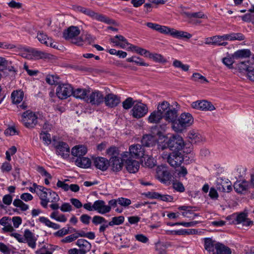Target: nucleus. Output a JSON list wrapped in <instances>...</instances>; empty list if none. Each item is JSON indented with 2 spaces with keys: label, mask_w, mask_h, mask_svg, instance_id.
I'll list each match as a JSON object with an SVG mask.
<instances>
[{
  "label": "nucleus",
  "mask_w": 254,
  "mask_h": 254,
  "mask_svg": "<svg viewBox=\"0 0 254 254\" xmlns=\"http://www.w3.org/2000/svg\"><path fill=\"white\" fill-rule=\"evenodd\" d=\"M157 110L154 111L148 117V122L152 124H157L164 118L170 123L176 116L175 108L167 101H164L160 103L157 106Z\"/></svg>",
  "instance_id": "1"
},
{
  "label": "nucleus",
  "mask_w": 254,
  "mask_h": 254,
  "mask_svg": "<svg viewBox=\"0 0 254 254\" xmlns=\"http://www.w3.org/2000/svg\"><path fill=\"white\" fill-rule=\"evenodd\" d=\"M176 111V116L170 123H172L173 129L177 132H181L187 127L190 126L193 123V118L191 115L189 113H183L181 114L178 119V110L175 108Z\"/></svg>",
  "instance_id": "2"
},
{
  "label": "nucleus",
  "mask_w": 254,
  "mask_h": 254,
  "mask_svg": "<svg viewBox=\"0 0 254 254\" xmlns=\"http://www.w3.org/2000/svg\"><path fill=\"white\" fill-rule=\"evenodd\" d=\"M80 33V30L79 27L74 26H71L67 29L64 30L63 32V37L72 43L77 46L83 45V39L79 36Z\"/></svg>",
  "instance_id": "3"
},
{
  "label": "nucleus",
  "mask_w": 254,
  "mask_h": 254,
  "mask_svg": "<svg viewBox=\"0 0 254 254\" xmlns=\"http://www.w3.org/2000/svg\"><path fill=\"white\" fill-rule=\"evenodd\" d=\"M1 78H9L12 80L15 77L17 70L12 64V62L4 58L1 57Z\"/></svg>",
  "instance_id": "4"
},
{
  "label": "nucleus",
  "mask_w": 254,
  "mask_h": 254,
  "mask_svg": "<svg viewBox=\"0 0 254 254\" xmlns=\"http://www.w3.org/2000/svg\"><path fill=\"white\" fill-rule=\"evenodd\" d=\"M75 10L77 11L82 12L92 19H96L99 21L103 22L108 24L114 25L116 24L115 21L113 19H110L103 14L96 13L89 8H87L81 6H77L75 7Z\"/></svg>",
  "instance_id": "5"
},
{
  "label": "nucleus",
  "mask_w": 254,
  "mask_h": 254,
  "mask_svg": "<svg viewBox=\"0 0 254 254\" xmlns=\"http://www.w3.org/2000/svg\"><path fill=\"white\" fill-rule=\"evenodd\" d=\"M157 31L162 34H170L172 37L178 39H190L192 37L191 34L187 32L177 30L174 28H171L167 26H162L159 24Z\"/></svg>",
  "instance_id": "6"
},
{
  "label": "nucleus",
  "mask_w": 254,
  "mask_h": 254,
  "mask_svg": "<svg viewBox=\"0 0 254 254\" xmlns=\"http://www.w3.org/2000/svg\"><path fill=\"white\" fill-rule=\"evenodd\" d=\"M53 145L56 149V154L63 158H67L69 156L70 149L67 143L53 138Z\"/></svg>",
  "instance_id": "7"
},
{
  "label": "nucleus",
  "mask_w": 254,
  "mask_h": 254,
  "mask_svg": "<svg viewBox=\"0 0 254 254\" xmlns=\"http://www.w3.org/2000/svg\"><path fill=\"white\" fill-rule=\"evenodd\" d=\"M129 153L127 151L122 154L121 156L124 160L127 170L130 173H135L139 169L140 165L138 161L131 159Z\"/></svg>",
  "instance_id": "8"
},
{
  "label": "nucleus",
  "mask_w": 254,
  "mask_h": 254,
  "mask_svg": "<svg viewBox=\"0 0 254 254\" xmlns=\"http://www.w3.org/2000/svg\"><path fill=\"white\" fill-rule=\"evenodd\" d=\"M56 95L60 99H65L72 95L73 87L68 83L61 84L56 89Z\"/></svg>",
  "instance_id": "9"
},
{
  "label": "nucleus",
  "mask_w": 254,
  "mask_h": 254,
  "mask_svg": "<svg viewBox=\"0 0 254 254\" xmlns=\"http://www.w3.org/2000/svg\"><path fill=\"white\" fill-rule=\"evenodd\" d=\"M37 119L35 113L28 110L23 113L21 121L26 127L32 128L37 124Z\"/></svg>",
  "instance_id": "10"
},
{
  "label": "nucleus",
  "mask_w": 254,
  "mask_h": 254,
  "mask_svg": "<svg viewBox=\"0 0 254 254\" xmlns=\"http://www.w3.org/2000/svg\"><path fill=\"white\" fill-rule=\"evenodd\" d=\"M156 177L161 182L164 184L170 183L172 178L171 173L168 171L167 168L163 165L157 167Z\"/></svg>",
  "instance_id": "11"
},
{
  "label": "nucleus",
  "mask_w": 254,
  "mask_h": 254,
  "mask_svg": "<svg viewBox=\"0 0 254 254\" xmlns=\"http://www.w3.org/2000/svg\"><path fill=\"white\" fill-rule=\"evenodd\" d=\"M104 96L102 92L99 90L93 91L88 93L86 102L92 105L99 106L104 102Z\"/></svg>",
  "instance_id": "12"
},
{
  "label": "nucleus",
  "mask_w": 254,
  "mask_h": 254,
  "mask_svg": "<svg viewBox=\"0 0 254 254\" xmlns=\"http://www.w3.org/2000/svg\"><path fill=\"white\" fill-rule=\"evenodd\" d=\"M168 163L173 167L180 166L184 161L183 154L179 151H174L170 153L167 157Z\"/></svg>",
  "instance_id": "13"
},
{
  "label": "nucleus",
  "mask_w": 254,
  "mask_h": 254,
  "mask_svg": "<svg viewBox=\"0 0 254 254\" xmlns=\"http://www.w3.org/2000/svg\"><path fill=\"white\" fill-rule=\"evenodd\" d=\"M168 147L172 150H181L184 146L182 137L179 135H174L169 139L167 142Z\"/></svg>",
  "instance_id": "14"
},
{
  "label": "nucleus",
  "mask_w": 254,
  "mask_h": 254,
  "mask_svg": "<svg viewBox=\"0 0 254 254\" xmlns=\"http://www.w3.org/2000/svg\"><path fill=\"white\" fill-rule=\"evenodd\" d=\"M131 112L134 118L139 119L146 115L148 107L146 104L139 102L133 105Z\"/></svg>",
  "instance_id": "15"
},
{
  "label": "nucleus",
  "mask_w": 254,
  "mask_h": 254,
  "mask_svg": "<svg viewBox=\"0 0 254 254\" xmlns=\"http://www.w3.org/2000/svg\"><path fill=\"white\" fill-rule=\"evenodd\" d=\"M191 107L194 109L205 111H212L215 109L212 103L206 100H197L193 102L191 104Z\"/></svg>",
  "instance_id": "16"
},
{
  "label": "nucleus",
  "mask_w": 254,
  "mask_h": 254,
  "mask_svg": "<svg viewBox=\"0 0 254 254\" xmlns=\"http://www.w3.org/2000/svg\"><path fill=\"white\" fill-rule=\"evenodd\" d=\"M39 188V192L37 194L41 200L40 204L44 207L46 208L48 203L50 201V196H49L50 189L45 188L43 187H37Z\"/></svg>",
  "instance_id": "17"
},
{
  "label": "nucleus",
  "mask_w": 254,
  "mask_h": 254,
  "mask_svg": "<svg viewBox=\"0 0 254 254\" xmlns=\"http://www.w3.org/2000/svg\"><path fill=\"white\" fill-rule=\"evenodd\" d=\"M129 157L134 158H139L143 157L144 154V147L140 144L132 145L129 149Z\"/></svg>",
  "instance_id": "18"
},
{
  "label": "nucleus",
  "mask_w": 254,
  "mask_h": 254,
  "mask_svg": "<svg viewBox=\"0 0 254 254\" xmlns=\"http://www.w3.org/2000/svg\"><path fill=\"white\" fill-rule=\"evenodd\" d=\"M104 101L105 105L110 108L117 106L121 102V98L113 93H109L104 97Z\"/></svg>",
  "instance_id": "19"
},
{
  "label": "nucleus",
  "mask_w": 254,
  "mask_h": 254,
  "mask_svg": "<svg viewBox=\"0 0 254 254\" xmlns=\"http://www.w3.org/2000/svg\"><path fill=\"white\" fill-rule=\"evenodd\" d=\"M23 239V243H27L29 247L33 249L36 248L37 239L35 236V234L30 230H25Z\"/></svg>",
  "instance_id": "20"
},
{
  "label": "nucleus",
  "mask_w": 254,
  "mask_h": 254,
  "mask_svg": "<svg viewBox=\"0 0 254 254\" xmlns=\"http://www.w3.org/2000/svg\"><path fill=\"white\" fill-rule=\"evenodd\" d=\"M94 210L98 213L104 214L111 211L110 206L106 205L105 202L103 200H97L94 202Z\"/></svg>",
  "instance_id": "21"
},
{
  "label": "nucleus",
  "mask_w": 254,
  "mask_h": 254,
  "mask_svg": "<svg viewBox=\"0 0 254 254\" xmlns=\"http://www.w3.org/2000/svg\"><path fill=\"white\" fill-rule=\"evenodd\" d=\"M37 38L40 42L45 44L47 46H50L54 48H57L56 44L54 43L53 39L51 38L48 37L43 32H38Z\"/></svg>",
  "instance_id": "22"
},
{
  "label": "nucleus",
  "mask_w": 254,
  "mask_h": 254,
  "mask_svg": "<svg viewBox=\"0 0 254 254\" xmlns=\"http://www.w3.org/2000/svg\"><path fill=\"white\" fill-rule=\"evenodd\" d=\"M76 245L79 247V254H86L91 249V244L85 239H78Z\"/></svg>",
  "instance_id": "23"
},
{
  "label": "nucleus",
  "mask_w": 254,
  "mask_h": 254,
  "mask_svg": "<svg viewBox=\"0 0 254 254\" xmlns=\"http://www.w3.org/2000/svg\"><path fill=\"white\" fill-rule=\"evenodd\" d=\"M124 162L125 161L123 160L122 157L120 159L117 156H112L110 159V164L112 169L116 172L119 171L122 169Z\"/></svg>",
  "instance_id": "24"
},
{
  "label": "nucleus",
  "mask_w": 254,
  "mask_h": 254,
  "mask_svg": "<svg viewBox=\"0 0 254 254\" xmlns=\"http://www.w3.org/2000/svg\"><path fill=\"white\" fill-rule=\"evenodd\" d=\"M112 43L115 44L116 46H118L123 49H126L127 46L129 45L127 40L122 35H116L114 38L110 39Z\"/></svg>",
  "instance_id": "25"
},
{
  "label": "nucleus",
  "mask_w": 254,
  "mask_h": 254,
  "mask_svg": "<svg viewBox=\"0 0 254 254\" xmlns=\"http://www.w3.org/2000/svg\"><path fill=\"white\" fill-rule=\"evenodd\" d=\"M216 187L219 191L222 192H229L232 190L231 182L222 179H218L217 181Z\"/></svg>",
  "instance_id": "26"
},
{
  "label": "nucleus",
  "mask_w": 254,
  "mask_h": 254,
  "mask_svg": "<svg viewBox=\"0 0 254 254\" xmlns=\"http://www.w3.org/2000/svg\"><path fill=\"white\" fill-rule=\"evenodd\" d=\"M93 164L97 169L105 171L107 169L109 163L105 158L98 157L93 159Z\"/></svg>",
  "instance_id": "27"
},
{
  "label": "nucleus",
  "mask_w": 254,
  "mask_h": 254,
  "mask_svg": "<svg viewBox=\"0 0 254 254\" xmlns=\"http://www.w3.org/2000/svg\"><path fill=\"white\" fill-rule=\"evenodd\" d=\"M235 191L238 193H243L247 190L250 188H254L251 185V182L249 183L247 181L237 182L234 185Z\"/></svg>",
  "instance_id": "28"
},
{
  "label": "nucleus",
  "mask_w": 254,
  "mask_h": 254,
  "mask_svg": "<svg viewBox=\"0 0 254 254\" xmlns=\"http://www.w3.org/2000/svg\"><path fill=\"white\" fill-rule=\"evenodd\" d=\"M89 92V90H87L84 88H78L75 90L73 89V93L72 95L76 98L82 99L86 102Z\"/></svg>",
  "instance_id": "29"
},
{
  "label": "nucleus",
  "mask_w": 254,
  "mask_h": 254,
  "mask_svg": "<svg viewBox=\"0 0 254 254\" xmlns=\"http://www.w3.org/2000/svg\"><path fill=\"white\" fill-rule=\"evenodd\" d=\"M237 224L242 223L244 226H249L253 224V222L247 218V215L244 212H242L237 215L235 218Z\"/></svg>",
  "instance_id": "30"
},
{
  "label": "nucleus",
  "mask_w": 254,
  "mask_h": 254,
  "mask_svg": "<svg viewBox=\"0 0 254 254\" xmlns=\"http://www.w3.org/2000/svg\"><path fill=\"white\" fill-rule=\"evenodd\" d=\"M146 195L152 198L158 199L166 202H171L173 200V197L171 195L161 194L156 192H148Z\"/></svg>",
  "instance_id": "31"
},
{
  "label": "nucleus",
  "mask_w": 254,
  "mask_h": 254,
  "mask_svg": "<svg viewBox=\"0 0 254 254\" xmlns=\"http://www.w3.org/2000/svg\"><path fill=\"white\" fill-rule=\"evenodd\" d=\"M87 151V148L84 145H80L73 147L71 153L73 156L79 158L84 155Z\"/></svg>",
  "instance_id": "32"
},
{
  "label": "nucleus",
  "mask_w": 254,
  "mask_h": 254,
  "mask_svg": "<svg viewBox=\"0 0 254 254\" xmlns=\"http://www.w3.org/2000/svg\"><path fill=\"white\" fill-rule=\"evenodd\" d=\"M156 143V137L149 134L144 135L141 140L142 145L146 147H152L155 145Z\"/></svg>",
  "instance_id": "33"
},
{
  "label": "nucleus",
  "mask_w": 254,
  "mask_h": 254,
  "mask_svg": "<svg viewBox=\"0 0 254 254\" xmlns=\"http://www.w3.org/2000/svg\"><path fill=\"white\" fill-rule=\"evenodd\" d=\"M251 52L249 49H242L236 51L233 54V59L238 60L240 59L247 58L251 56Z\"/></svg>",
  "instance_id": "34"
},
{
  "label": "nucleus",
  "mask_w": 254,
  "mask_h": 254,
  "mask_svg": "<svg viewBox=\"0 0 254 254\" xmlns=\"http://www.w3.org/2000/svg\"><path fill=\"white\" fill-rule=\"evenodd\" d=\"M75 164L79 167L88 168L90 166L91 162L88 158L80 157L76 159Z\"/></svg>",
  "instance_id": "35"
},
{
  "label": "nucleus",
  "mask_w": 254,
  "mask_h": 254,
  "mask_svg": "<svg viewBox=\"0 0 254 254\" xmlns=\"http://www.w3.org/2000/svg\"><path fill=\"white\" fill-rule=\"evenodd\" d=\"M24 93L21 90L14 91L11 93V98L14 104H18L22 101Z\"/></svg>",
  "instance_id": "36"
},
{
  "label": "nucleus",
  "mask_w": 254,
  "mask_h": 254,
  "mask_svg": "<svg viewBox=\"0 0 254 254\" xmlns=\"http://www.w3.org/2000/svg\"><path fill=\"white\" fill-rule=\"evenodd\" d=\"M215 250L216 253L213 254H231L230 248L220 243H217L216 245Z\"/></svg>",
  "instance_id": "37"
},
{
  "label": "nucleus",
  "mask_w": 254,
  "mask_h": 254,
  "mask_svg": "<svg viewBox=\"0 0 254 254\" xmlns=\"http://www.w3.org/2000/svg\"><path fill=\"white\" fill-rule=\"evenodd\" d=\"M204 248L208 252H213L214 248L216 249V245L217 244L215 241L210 238H206L204 239Z\"/></svg>",
  "instance_id": "38"
},
{
  "label": "nucleus",
  "mask_w": 254,
  "mask_h": 254,
  "mask_svg": "<svg viewBox=\"0 0 254 254\" xmlns=\"http://www.w3.org/2000/svg\"><path fill=\"white\" fill-rule=\"evenodd\" d=\"M237 67L240 72L247 71V73L252 69V67L250 65V62L248 60L239 63L237 64Z\"/></svg>",
  "instance_id": "39"
},
{
  "label": "nucleus",
  "mask_w": 254,
  "mask_h": 254,
  "mask_svg": "<svg viewBox=\"0 0 254 254\" xmlns=\"http://www.w3.org/2000/svg\"><path fill=\"white\" fill-rule=\"evenodd\" d=\"M39 220L40 222L45 224L47 226L53 228L55 230L59 229L60 228V226L56 223L51 222L49 219L45 217H40L39 218Z\"/></svg>",
  "instance_id": "40"
},
{
  "label": "nucleus",
  "mask_w": 254,
  "mask_h": 254,
  "mask_svg": "<svg viewBox=\"0 0 254 254\" xmlns=\"http://www.w3.org/2000/svg\"><path fill=\"white\" fill-rule=\"evenodd\" d=\"M11 161L6 160L1 164V172L6 175L9 174L12 170V166L10 164Z\"/></svg>",
  "instance_id": "41"
},
{
  "label": "nucleus",
  "mask_w": 254,
  "mask_h": 254,
  "mask_svg": "<svg viewBox=\"0 0 254 254\" xmlns=\"http://www.w3.org/2000/svg\"><path fill=\"white\" fill-rule=\"evenodd\" d=\"M188 137L190 139V142L192 143L199 142L202 140L201 135L194 131H190L189 133Z\"/></svg>",
  "instance_id": "42"
},
{
  "label": "nucleus",
  "mask_w": 254,
  "mask_h": 254,
  "mask_svg": "<svg viewBox=\"0 0 254 254\" xmlns=\"http://www.w3.org/2000/svg\"><path fill=\"white\" fill-rule=\"evenodd\" d=\"M31 53L32 55V60H36L46 58V54L45 53L34 48H32V52Z\"/></svg>",
  "instance_id": "43"
},
{
  "label": "nucleus",
  "mask_w": 254,
  "mask_h": 254,
  "mask_svg": "<svg viewBox=\"0 0 254 254\" xmlns=\"http://www.w3.org/2000/svg\"><path fill=\"white\" fill-rule=\"evenodd\" d=\"M13 204L14 206L20 208L22 211H26L29 208L28 205L19 198L15 199Z\"/></svg>",
  "instance_id": "44"
},
{
  "label": "nucleus",
  "mask_w": 254,
  "mask_h": 254,
  "mask_svg": "<svg viewBox=\"0 0 254 254\" xmlns=\"http://www.w3.org/2000/svg\"><path fill=\"white\" fill-rule=\"evenodd\" d=\"M191 79L192 80L195 82H197L201 83L208 82V80L204 76L197 72L193 73Z\"/></svg>",
  "instance_id": "45"
},
{
  "label": "nucleus",
  "mask_w": 254,
  "mask_h": 254,
  "mask_svg": "<svg viewBox=\"0 0 254 254\" xmlns=\"http://www.w3.org/2000/svg\"><path fill=\"white\" fill-rule=\"evenodd\" d=\"M125 220V217L123 216L118 217H114L112 219V221L109 222L110 226L114 225H119L123 223Z\"/></svg>",
  "instance_id": "46"
},
{
  "label": "nucleus",
  "mask_w": 254,
  "mask_h": 254,
  "mask_svg": "<svg viewBox=\"0 0 254 254\" xmlns=\"http://www.w3.org/2000/svg\"><path fill=\"white\" fill-rule=\"evenodd\" d=\"M173 65L176 68H181L182 70L187 71L189 70L190 66L188 64H183L180 61L175 60L173 63Z\"/></svg>",
  "instance_id": "47"
},
{
  "label": "nucleus",
  "mask_w": 254,
  "mask_h": 254,
  "mask_svg": "<svg viewBox=\"0 0 254 254\" xmlns=\"http://www.w3.org/2000/svg\"><path fill=\"white\" fill-rule=\"evenodd\" d=\"M31 52L32 48L24 47L21 50V55L25 59L32 60Z\"/></svg>",
  "instance_id": "48"
},
{
  "label": "nucleus",
  "mask_w": 254,
  "mask_h": 254,
  "mask_svg": "<svg viewBox=\"0 0 254 254\" xmlns=\"http://www.w3.org/2000/svg\"><path fill=\"white\" fill-rule=\"evenodd\" d=\"M187 17L190 18H205L206 16L202 12H185Z\"/></svg>",
  "instance_id": "49"
},
{
  "label": "nucleus",
  "mask_w": 254,
  "mask_h": 254,
  "mask_svg": "<svg viewBox=\"0 0 254 254\" xmlns=\"http://www.w3.org/2000/svg\"><path fill=\"white\" fill-rule=\"evenodd\" d=\"M229 35V40L233 41V40H238V41H242L245 39V36L242 33H232L230 34H228Z\"/></svg>",
  "instance_id": "50"
},
{
  "label": "nucleus",
  "mask_w": 254,
  "mask_h": 254,
  "mask_svg": "<svg viewBox=\"0 0 254 254\" xmlns=\"http://www.w3.org/2000/svg\"><path fill=\"white\" fill-rule=\"evenodd\" d=\"M40 138L46 145H49L52 142L51 135L47 132H41L40 134Z\"/></svg>",
  "instance_id": "51"
},
{
  "label": "nucleus",
  "mask_w": 254,
  "mask_h": 254,
  "mask_svg": "<svg viewBox=\"0 0 254 254\" xmlns=\"http://www.w3.org/2000/svg\"><path fill=\"white\" fill-rule=\"evenodd\" d=\"M16 151V147L15 146H11L6 151L5 159L8 161H11V156L15 154Z\"/></svg>",
  "instance_id": "52"
},
{
  "label": "nucleus",
  "mask_w": 254,
  "mask_h": 254,
  "mask_svg": "<svg viewBox=\"0 0 254 254\" xmlns=\"http://www.w3.org/2000/svg\"><path fill=\"white\" fill-rule=\"evenodd\" d=\"M195 233V230L194 229H191L189 230H176L170 232V234H175V235H185V234H192Z\"/></svg>",
  "instance_id": "53"
},
{
  "label": "nucleus",
  "mask_w": 254,
  "mask_h": 254,
  "mask_svg": "<svg viewBox=\"0 0 254 254\" xmlns=\"http://www.w3.org/2000/svg\"><path fill=\"white\" fill-rule=\"evenodd\" d=\"M134 103L132 98L128 97L123 102V107L126 110L129 109L134 105Z\"/></svg>",
  "instance_id": "54"
},
{
  "label": "nucleus",
  "mask_w": 254,
  "mask_h": 254,
  "mask_svg": "<svg viewBox=\"0 0 254 254\" xmlns=\"http://www.w3.org/2000/svg\"><path fill=\"white\" fill-rule=\"evenodd\" d=\"M214 37V45L217 46H226L228 43L226 42H223L221 36L216 35Z\"/></svg>",
  "instance_id": "55"
},
{
  "label": "nucleus",
  "mask_w": 254,
  "mask_h": 254,
  "mask_svg": "<svg viewBox=\"0 0 254 254\" xmlns=\"http://www.w3.org/2000/svg\"><path fill=\"white\" fill-rule=\"evenodd\" d=\"M58 77L53 75H48L46 76V81L50 85H55L58 83Z\"/></svg>",
  "instance_id": "56"
},
{
  "label": "nucleus",
  "mask_w": 254,
  "mask_h": 254,
  "mask_svg": "<svg viewBox=\"0 0 254 254\" xmlns=\"http://www.w3.org/2000/svg\"><path fill=\"white\" fill-rule=\"evenodd\" d=\"M242 19L246 22H252L254 23V14L251 12L246 13L241 16Z\"/></svg>",
  "instance_id": "57"
},
{
  "label": "nucleus",
  "mask_w": 254,
  "mask_h": 254,
  "mask_svg": "<svg viewBox=\"0 0 254 254\" xmlns=\"http://www.w3.org/2000/svg\"><path fill=\"white\" fill-rule=\"evenodd\" d=\"M233 59V55L232 57H227L223 58L222 59L223 63L228 66L229 68H232V64L234 63V61Z\"/></svg>",
  "instance_id": "58"
},
{
  "label": "nucleus",
  "mask_w": 254,
  "mask_h": 254,
  "mask_svg": "<svg viewBox=\"0 0 254 254\" xmlns=\"http://www.w3.org/2000/svg\"><path fill=\"white\" fill-rule=\"evenodd\" d=\"M36 170L42 176L47 177L50 179H52L51 175L47 172V171L42 166H38L36 168Z\"/></svg>",
  "instance_id": "59"
},
{
  "label": "nucleus",
  "mask_w": 254,
  "mask_h": 254,
  "mask_svg": "<svg viewBox=\"0 0 254 254\" xmlns=\"http://www.w3.org/2000/svg\"><path fill=\"white\" fill-rule=\"evenodd\" d=\"M118 204L121 206L127 207L131 204V200L129 199L120 197L118 198Z\"/></svg>",
  "instance_id": "60"
},
{
  "label": "nucleus",
  "mask_w": 254,
  "mask_h": 254,
  "mask_svg": "<svg viewBox=\"0 0 254 254\" xmlns=\"http://www.w3.org/2000/svg\"><path fill=\"white\" fill-rule=\"evenodd\" d=\"M77 239V236L75 233L70 235L66 236L61 240V242L64 243H69Z\"/></svg>",
  "instance_id": "61"
},
{
  "label": "nucleus",
  "mask_w": 254,
  "mask_h": 254,
  "mask_svg": "<svg viewBox=\"0 0 254 254\" xmlns=\"http://www.w3.org/2000/svg\"><path fill=\"white\" fill-rule=\"evenodd\" d=\"M173 186L174 189L178 191L183 192L185 190V188L181 182L176 181L173 183Z\"/></svg>",
  "instance_id": "62"
},
{
  "label": "nucleus",
  "mask_w": 254,
  "mask_h": 254,
  "mask_svg": "<svg viewBox=\"0 0 254 254\" xmlns=\"http://www.w3.org/2000/svg\"><path fill=\"white\" fill-rule=\"evenodd\" d=\"M149 58L152 59L153 60H154L156 62H162L165 61L162 55H161L160 54H153L150 53Z\"/></svg>",
  "instance_id": "63"
},
{
  "label": "nucleus",
  "mask_w": 254,
  "mask_h": 254,
  "mask_svg": "<svg viewBox=\"0 0 254 254\" xmlns=\"http://www.w3.org/2000/svg\"><path fill=\"white\" fill-rule=\"evenodd\" d=\"M49 192L50 194L49 195L50 196V201L53 203L59 201L60 200V197L58 194L56 192L52 191L51 190H50Z\"/></svg>",
  "instance_id": "64"
}]
</instances>
